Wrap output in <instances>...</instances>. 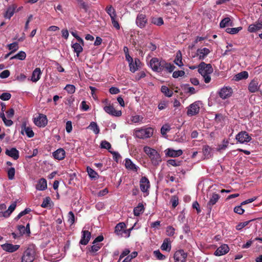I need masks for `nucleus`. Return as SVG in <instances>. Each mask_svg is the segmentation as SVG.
Instances as JSON below:
<instances>
[{
  "instance_id": "nucleus-1",
  "label": "nucleus",
  "mask_w": 262,
  "mask_h": 262,
  "mask_svg": "<svg viewBox=\"0 0 262 262\" xmlns=\"http://www.w3.org/2000/svg\"><path fill=\"white\" fill-rule=\"evenodd\" d=\"M189 68L191 70L198 68L199 73L203 76L204 82L208 83L211 81L210 75L213 72V70L210 64H207L204 62H201L198 66H191Z\"/></svg>"
},
{
  "instance_id": "nucleus-2",
  "label": "nucleus",
  "mask_w": 262,
  "mask_h": 262,
  "mask_svg": "<svg viewBox=\"0 0 262 262\" xmlns=\"http://www.w3.org/2000/svg\"><path fill=\"white\" fill-rule=\"evenodd\" d=\"M143 150L145 154L148 155L151 160V163L154 165L157 166L160 164L162 161V159L160 154L157 150L148 146H145Z\"/></svg>"
},
{
  "instance_id": "nucleus-3",
  "label": "nucleus",
  "mask_w": 262,
  "mask_h": 262,
  "mask_svg": "<svg viewBox=\"0 0 262 262\" xmlns=\"http://www.w3.org/2000/svg\"><path fill=\"white\" fill-rule=\"evenodd\" d=\"M35 249L33 245H30L24 252L21 262H33L35 258Z\"/></svg>"
},
{
  "instance_id": "nucleus-4",
  "label": "nucleus",
  "mask_w": 262,
  "mask_h": 262,
  "mask_svg": "<svg viewBox=\"0 0 262 262\" xmlns=\"http://www.w3.org/2000/svg\"><path fill=\"white\" fill-rule=\"evenodd\" d=\"M133 229L132 227L126 229V225L124 223L121 222L116 225V234L121 237H128L130 236V231Z\"/></svg>"
},
{
  "instance_id": "nucleus-5",
  "label": "nucleus",
  "mask_w": 262,
  "mask_h": 262,
  "mask_svg": "<svg viewBox=\"0 0 262 262\" xmlns=\"http://www.w3.org/2000/svg\"><path fill=\"white\" fill-rule=\"evenodd\" d=\"M154 129L151 127L141 128L135 130V135L140 139L148 138L152 136Z\"/></svg>"
},
{
  "instance_id": "nucleus-6",
  "label": "nucleus",
  "mask_w": 262,
  "mask_h": 262,
  "mask_svg": "<svg viewBox=\"0 0 262 262\" xmlns=\"http://www.w3.org/2000/svg\"><path fill=\"white\" fill-rule=\"evenodd\" d=\"M101 102L103 104V110L107 114L115 116V107L114 103L108 98L103 99Z\"/></svg>"
},
{
  "instance_id": "nucleus-7",
  "label": "nucleus",
  "mask_w": 262,
  "mask_h": 262,
  "mask_svg": "<svg viewBox=\"0 0 262 262\" xmlns=\"http://www.w3.org/2000/svg\"><path fill=\"white\" fill-rule=\"evenodd\" d=\"M235 139L241 144H246L252 140V138L247 132L241 131L236 135Z\"/></svg>"
},
{
  "instance_id": "nucleus-8",
  "label": "nucleus",
  "mask_w": 262,
  "mask_h": 262,
  "mask_svg": "<svg viewBox=\"0 0 262 262\" xmlns=\"http://www.w3.org/2000/svg\"><path fill=\"white\" fill-rule=\"evenodd\" d=\"M33 122L38 127H43L48 124V119L46 115L42 114H39L37 117L34 118Z\"/></svg>"
},
{
  "instance_id": "nucleus-9",
  "label": "nucleus",
  "mask_w": 262,
  "mask_h": 262,
  "mask_svg": "<svg viewBox=\"0 0 262 262\" xmlns=\"http://www.w3.org/2000/svg\"><path fill=\"white\" fill-rule=\"evenodd\" d=\"M163 61L162 60H159L157 58H152L150 61V67L154 71L162 72Z\"/></svg>"
},
{
  "instance_id": "nucleus-10",
  "label": "nucleus",
  "mask_w": 262,
  "mask_h": 262,
  "mask_svg": "<svg viewBox=\"0 0 262 262\" xmlns=\"http://www.w3.org/2000/svg\"><path fill=\"white\" fill-rule=\"evenodd\" d=\"M200 101H195L192 103L188 107L187 114L188 116H194L198 114L200 110V105L201 104Z\"/></svg>"
},
{
  "instance_id": "nucleus-11",
  "label": "nucleus",
  "mask_w": 262,
  "mask_h": 262,
  "mask_svg": "<svg viewBox=\"0 0 262 262\" xmlns=\"http://www.w3.org/2000/svg\"><path fill=\"white\" fill-rule=\"evenodd\" d=\"M187 256V253L183 250L177 251L173 255L174 262H185Z\"/></svg>"
},
{
  "instance_id": "nucleus-12",
  "label": "nucleus",
  "mask_w": 262,
  "mask_h": 262,
  "mask_svg": "<svg viewBox=\"0 0 262 262\" xmlns=\"http://www.w3.org/2000/svg\"><path fill=\"white\" fill-rule=\"evenodd\" d=\"M232 89L230 87L225 86L219 91L218 94L222 99H226L230 97L232 95Z\"/></svg>"
},
{
  "instance_id": "nucleus-13",
  "label": "nucleus",
  "mask_w": 262,
  "mask_h": 262,
  "mask_svg": "<svg viewBox=\"0 0 262 262\" xmlns=\"http://www.w3.org/2000/svg\"><path fill=\"white\" fill-rule=\"evenodd\" d=\"M124 161V166L127 170L137 172L138 170L139 169V167L134 164L130 159L126 158L125 159Z\"/></svg>"
},
{
  "instance_id": "nucleus-14",
  "label": "nucleus",
  "mask_w": 262,
  "mask_h": 262,
  "mask_svg": "<svg viewBox=\"0 0 262 262\" xmlns=\"http://www.w3.org/2000/svg\"><path fill=\"white\" fill-rule=\"evenodd\" d=\"M1 247L3 250L9 253H12L17 251L19 248L20 246L18 245L6 243L2 245Z\"/></svg>"
},
{
  "instance_id": "nucleus-15",
  "label": "nucleus",
  "mask_w": 262,
  "mask_h": 262,
  "mask_svg": "<svg viewBox=\"0 0 262 262\" xmlns=\"http://www.w3.org/2000/svg\"><path fill=\"white\" fill-rule=\"evenodd\" d=\"M164 152L166 156L173 158L178 157L183 154V151L181 149L174 150L170 148L166 149Z\"/></svg>"
},
{
  "instance_id": "nucleus-16",
  "label": "nucleus",
  "mask_w": 262,
  "mask_h": 262,
  "mask_svg": "<svg viewBox=\"0 0 262 262\" xmlns=\"http://www.w3.org/2000/svg\"><path fill=\"white\" fill-rule=\"evenodd\" d=\"M149 186L150 185L148 179L145 177H142L140 181V187L141 190L143 192H147Z\"/></svg>"
},
{
  "instance_id": "nucleus-17",
  "label": "nucleus",
  "mask_w": 262,
  "mask_h": 262,
  "mask_svg": "<svg viewBox=\"0 0 262 262\" xmlns=\"http://www.w3.org/2000/svg\"><path fill=\"white\" fill-rule=\"evenodd\" d=\"M136 24L140 28H144L147 23V19H146V16L143 14H139L138 15L136 21Z\"/></svg>"
},
{
  "instance_id": "nucleus-18",
  "label": "nucleus",
  "mask_w": 262,
  "mask_h": 262,
  "mask_svg": "<svg viewBox=\"0 0 262 262\" xmlns=\"http://www.w3.org/2000/svg\"><path fill=\"white\" fill-rule=\"evenodd\" d=\"M229 251L228 246L227 244H223L214 252V255L217 256H222L227 253Z\"/></svg>"
},
{
  "instance_id": "nucleus-19",
  "label": "nucleus",
  "mask_w": 262,
  "mask_h": 262,
  "mask_svg": "<svg viewBox=\"0 0 262 262\" xmlns=\"http://www.w3.org/2000/svg\"><path fill=\"white\" fill-rule=\"evenodd\" d=\"M91 237V233L88 230H83L82 231L81 238L79 243L83 245H86Z\"/></svg>"
},
{
  "instance_id": "nucleus-20",
  "label": "nucleus",
  "mask_w": 262,
  "mask_h": 262,
  "mask_svg": "<svg viewBox=\"0 0 262 262\" xmlns=\"http://www.w3.org/2000/svg\"><path fill=\"white\" fill-rule=\"evenodd\" d=\"M5 154L15 160H17L19 157V151L14 147L11 148L10 149H7Z\"/></svg>"
},
{
  "instance_id": "nucleus-21",
  "label": "nucleus",
  "mask_w": 262,
  "mask_h": 262,
  "mask_svg": "<svg viewBox=\"0 0 262 262\" xmlns=\"http://www.w3.org/2000/svg\"><path fill=\"white\" fill-rule=\"evenodd\" d=\"M21 133L24 135V131L25 132L26 134L29 138H32L34 137V133L32 130V128L27 126V123L26 122H23L21 126Z\"/></svg>"
},
{
  "instance_id": "nucleus-22",
  "label": "nucleus",
  "mask_w": 262,
  "mask_h": 262,
  "mask_svg": "<svg viewBox=\"0 0 262 262\" xmlns=\"http://www.w3.org/2000/svg\"><path fill=\"white\" fill-rule=\"evenodd\" d=\"M261 29H262V21L260 22L256 21L255 23L249 25L248 31L249 32L253 33Z\"/></svg>"
},
{
  "instance_id": "nucleus-23",
  "label": "nucleus",
  "mask_w": 262,
  "mask_h": 262,
  "mask_svg": "<svg viewBox=\"0 0 262 262\" xmlns=\"http://www.w3.org/2000/svg\"><path fill=\"white\" fill-rule=\"evenodd\" d=\"M141 62L139 59L136 58L134 59V61L132 63H130L129 70L135 73L139 68H141Z\"/></svg>"
},
{
  "instance_id": "nucleus-24",
  "label": "nucleus",
  "mask_w": 262,
  "mask_h": 262,
  "mask_svg": "<svg viewBox=\"0 0 262 262\" xmlns=\"http://www.w3.org/2000/svg\"><path fill=\"white\" fill-rule=\"evenodd\" d=\"M66 152L63 148H59L53 153V156L55 159L62 160L65 158Z\"/></svg>"
},
{
  "instance_id": "nucleus-25",
  "label": "nucleus",
  "mask_w": 262,
  "mask_h": 262,
  "mask_svg": "<svg viewBox=\"0 0 262 262\" xmlns=\"http://www.w3.org/2000/svg\"><path fill=\"white\" fill-rule=\"evenodd\" d=\"M220 196V195L215 193H212L211 196L210 198V200L207 203V207L211 210L212 206L215 204V203L218 201Z\"/></svg>"
},
{
  "instance_id": "nucleus-26",
  "label": "nucleus",
  "mask_w": 262,
  "mask_h": 262,
  "mask_svg": "<svg viewBox=\"0 0 262 262\" xmlns=\"http://www.w3.org/2000/svg\"><path fill=\"white\" fill-rule=\"evenodd\" d=\"M259 89L258 82L255 79L252 80L249 84L248 90L251 93H255L258 91Z\"/></svg>"
},
{
  "instance_id": "nucleus-27",
  "label": "nucleus",
  "mask_w": 262,
  "mask_h": 262,
  "mask_svg": "<svg viewBox=\"0 0 262 262\" xmlns=\"http://www.w3.org/2000/svg\"><path fill=\"white\" fill-rule=\"evenodd\" d=\"M41 73V70L39 68H36L32 72L31 80L34 82L38 81L40 78Z\"/></svg>"
},
{
  "instance_id": "nucleus-28",
  "label": "nucleus",
  "mask_w": 262,
  "mask_h": 262,
  "mask_svg": "<svg viewBox=\"0 0 262 262\" xmlns=\"http://www.w3.org/2000/svg\"><path fill=\"white\" fill-rule=\"evenodd\" d=\"M47 188V182L44 178H41L39 180L36 185V189L38 190H45Z\"/></svg>"
},
{
  "instance_id": "nucleus-29",
  "label": "nucleus",
  "mask_w": 262,
  "mask_h": 262,
  "mask_svg": "<svg viewBox=\"0 0 262 262\" xmlns=\"http://www.w3.org/2000/svg\"><path fill=\"white\" fill-rule=\"evenodd\" d=\"M209 53V50L206 48H204L202 49H198L196 54L197 56H199V59L202 60L204 59Z\"/></svg>"
},
{
  "instance_id": "nucleus-30",
  "label": "nucleus",
  "mask_w": 262,
  "mask_h": 262,
  "mask_svg": "<svg viewBox=\"0 0 262 262\" xmlns=\"http://www.w3.org/2000/svg\"><path fill=\"white\" fill-rule=\"evenodd\" d=\"M16 8V6L12 5L9 6L5 14V17L6 18L10 19V18L13 15L15 10Z\"/></svg>"
},
{
  "instance_id": "nucleus-31",
  "label": "nucleus",
  "mask_w": 262,
  "mask_h": 262,
  "mask_svg": "<svg viewBox=\"0 0 262 262\" xmlns=\"http://www.w3.org/2000/svg\"><path fill=\"white\" fill-rule=\"evenodd\" d=\"M106 12L110 15L112 23L113 26L115 27V9L112 6H107L105 9Z\"/></svg>"
},
{
  "instance_id": "nucleus-32",
  "label": "nucleus",
  "mask_w": 262,
  "mask_h": 262,
  "mask_svg": "<svg viewBox=\"0 0 262 262\" xmlns=\"http://www.w3.org/2000/svg\"><path fill=\"white\" fill-rule=\"evenodd\" d=\"M100 146L102 148L108 149L109 152L112 154L113 158L115 159V151L110 150L111 149V145L108 142L105 140L102 141L101 142Z\"/></svg>"
},
{
  "instance_id": "nucleus-33",
  "label": "nucleus",
  "mask_w": 262,
  "mask_h": 262,
  "mask_svg": "<svg viewBox=\"0 0 262 262\" xmlns=\"http://www.w3.org/2000/svg\"><path fill=\"white\" fill-rule=\"evenodd\" d=\"M161 249L162 250L169 252L171 250V244L169 238H165L163 244L161 246Z\"/></svg>"
},
{
  "instance_id": "nucleus-34",
  "label": "nucleus",
  "mask_w": 262,
  "mask_h": 262,
  "mask_svg": "<svg viewBox=\"0 0 262 262\" xmlns=\"http://www.w3.org/2000/svg\"><path fill=\"white\" fill-rule=\"evenodd\" d=\"M82 45L75 42L73 43L72 45V48L74 49V51L76 53L77 56L78 57L80 53H81L83 51Z\"/></svg>"
},
{
  "instance_id": "nucleus-35",
  "label": "nucleus",
  "mask_w": 262,
  "mask_h": 262,
  "mask_svg": "<svg viewBox=\"0 0 262 262\" xmlns=\"http://www.w3.org/2000/svg\"><path fill=\"white\" fill-rule=\"evenodd\" d=\"M162 65V71L166 70L169 73L172 72L175 68V66L174 65L171 64L170 63H167L165 60L163 61Z\"/></svg>"
},
{
  "instance_id": "nucleus-36",
  "label": "nucleus",
  "mask_w": 262,
  "mask_h": 262,
  "mask_svg": "<svg viewBox=\"0 0 262 262\" xmlns=\"http://www.w3.org/2000/svg\"><path fill=\"white\" fill-rule=\"evenodd\" d=\"M248 77V73L247 71H243L236 74L234 76V79L238 81L242 79H247Z\"/></svg>"
},
{
  "instance_id": "nucleus-37",
  "label": "nucleus",
  "mask_w": 262,
  "mask_h": 262,
  "mask_svg": "<svg viewBox=\"0 0 262 262\" xmlns=\"http://www.w3.org/2000/svg\"><path fill=\"white\" fill-rule=\"evenodd\" d=\"M6 209L7 206L5 204H2L0 205V216L4 217H9V213Z\"/></svg>"
},
{
  "instance_id": "nucleus-38",
  "label": "nucleus",
  "mask_w": 262,
  "mask_h": 262,
  "mask_svg": "<svg viewBox=\"0 0 262 262\" xmlns=\"http://www.w3.org/2000/svg\"><path fill=\"white\" fill-rule=\"evenodd\" d=\"M144 206L142 204H139L134 209V213L135 216H139L144 211Z\"/></svg>"
},
{
  "instance_id": "nucleus-39",
  "label": "nucleus",
  "mask_w": 262,
  "mask_h": 262,
  "mask_svg": "<svg viewBox=\"0 0 262 262\" xmlns=\"http://www.w3.org/2000/svg\"><path fill=\"white\" fill-rule=\"evenodd\" d=\"M26 57V54L24 51H19L17 54L13 56H12L10 58V60L14 59H17L20 60H23L25 59Z\"/></svg>"
},
{
  "instance_id": "nucleus-40",
  "label": "nucleus",
  "mask_w": 262,
  "mask_h": 262,
  "mask_svg": "<svg viewBox=\"0 0 262 262\" xmlns=\"http://www.w3.org/2000/svg\"><path fill=\"white\" fill-rule=\"evenodd\" d=\"M221 28H225L226 26H232V22L231 21L230 18L229 17H226L222 20L220 24Z\"/></svg>"
},
{
  "instance_id": "nucleus-41",
  "label": "nucleus",
  "mask_w": 262,
  "mask_h": 262,
  "mask_svg": "<svg viewBox=\"0 0 262 262\" xmlns=\"http://www.w3.org/2000/svg\"><path fill=\"white\" fill-rule=\"evenodd\" d=\"M88 128L93 130L95 134L99 133L100 129L97 123L95 122H92L89 125Z\"/></svg>"
},
{
  "instance_id": "nucleus-42",
  "label": "nucleus",
  "mask_w": 262,
  "mask_h": 262,
  "mask_svg": "<svg viewBox=\"0 0 262 262\" xmlns=\"http://www.w3.org/2000/svg\"><path fill=\"white\" fill-rule=\"evenodd\" d=\"M7 47L12 53L16 52L19 48L18 43L17 42H14L7 45Z\"/></svg>"
},
{
  "instance_id": "nucleus-43",
  "label": "nucleus",
  "mask_w": 262,
  "mask_h": 262,
  "mask_svg": "<svg viewBox=\"0 0 262 262\" xmlns=\"http://www.w3.org/2000/svg\"><path fill=\"white\" fill-rule=\"evenodd\" d=\"M203 153L206 158L211 157V148L208 145H204L203 147Z\"/></svg>"
},
{
  "instance_id": "nucleus-44",
  "label": "nucleus",
  "mask_w": 262,
  "mask_h": 262,
  "mask_svg": "<svg viewBox=\"0 0 262 262\" xmlns=\"http://www.w3.org/2000/svg\"><path fill=\"white\" fill-rule=\"evenodd\" d=\"M174 62L180 67L183 65V63L182 61V55L180 51H179L177 53L176 58L174 60Z\"/></svg>"
},
{
  "instance_id": "nucleus-45",
  "label": "nucleus",
  "mask_w": 262,
  "mask_h": 262,
  "mask_svg": "<svg viewBox=\"0 0 262 262\" xmlns=\"http://www.w3.org/2000/svg\"><path fill=\"white\" fill-rule=\"evenodd\" d=\"M161 92L167 97H171L173 95L172 91H170L166 86H162L161 87Z\"/></svg>"
},
{
  "instance_id": "nucleus-46",
  "label": "nucleus",
  "mask_w": 262,
  "mask_h": 262,
  "mask_svg": "<svg viewBox=\"0 0 262 262\" xmlns=\"http://www.w3.org/2000/svg\"><path fill=\"white\" fill-rule=\"evenodd\" d=\"M242 29V27H239L237 28H227L226 29V32L231 34H235Z\"/></svg>"
},
{
  "instance_id": "nucleus-47",
  "label": "nucleus",
  "mask_w": 262,
  "mask_h": 262,
  "mask_svg": "<svg viewBox=\"0 0 262 262\" xmlns=\"http://www.w3.org/2000/svg\"><path fill=\"white\" fill-rule=\"evenodd\" d=\"M151 21L154 25L158 26H160L164 24V21L162 17H152Z\"/></svg>"
},
{
  "instance_id": "nucleus-48",
  "label": "nucleus",
  "mask_w": 262,
  "mask_h": 262,
  "mask_svg": "<svg viewBox=\"0 0 262 262\" xmlns=\"http://www.w3.org/2000/svg\"><path fill=\"white\" fill-rule=\"evenodd\" d=\"M87 172L88 173L89 177L91 178L95 179L96 178H97V173L91 167H87Z\"/></svg>"
},
{
  "instance_id": "nucleus-49",
  "label": "nucleus",
  "mask_w": 262,
  "mask_h": 262,
  "mask_svg": "<svg viewBox=\"0 0 262 262\" xmlns=\"http://www.w3.org/2000/svg\"><path fill=\"white\" fill-rule=\"evenodd\" d=\"M171 128L169 124H165L162 126L161 128V133L163 136L166 135L168 132L170 130Z\"/></svg>"
},
{
  "instance_id": "nucleus-50",
  "label": "nucleus",
  "mask_w": 262,
  "mask_h": 262,
  "mask_svg": "<svg viewBox=\"0 0 262 262\" xmlns=\"http://www.w3.org/2000/svg\"><path fill=\"white\" fill-rule=\"evenodd\" d=\"M69 94H72L75 92V87L73 84H67L64 89Z\"/></svg>"
},
{
  "instance_id": "nucleus-51",
  "label": "nucleus",
  "mask_w": 262,
  "mask_h": 262,
  "mask_svg": "<svg viewBox=\"0 0 262 262\" xmlns=\"http://www.w3.org/2000/svg\"><path fill=\"white\" fill-rule=\"evenodd\" d=\"M93 245L92 246L89 250L91 252H97L101 247V244H93Z\"/></svg>"
},
{
  "instance_id": "nucleus-52",
  "label": "nucleus",
  "mask_w": 262,
  "mask_h": 262,
  "mask_svg": "<svg viewBox=\"0 0 262 262\" xmlns=\"http://www.w3.org/2000/svg\"><path fill=\"white\" fill-rule=\"evenodd\" d=\"M167 163L168 165H171L173 166H179L181 165V161L174 159H170L167 161Z\"/></svg>"
},
{
  "instance_id": "nucleus-53",
  "label": "nucleus",
  "mask_w": 262,
  "mask_h": 262,
  "mask_svg": "<svg viewBox=\"0 0 262 262\" xmlns=\"http://www.w3.org/2000/svg\"><path fill=\"white\" fill-rule=\"evenodd\" d=\"M8 177L9 180H13L14 178L15 170L13 167H11L8 170Z\"/></svg>"
},
{
  "instance_id": "nucleus-54",
  "label": "nucleus",
  "mask_w": 262,
  "mask_h": 262,
  "mask_svg": "<svg viewBox=\"0 0 262 262\" xmlns=\"http://www.w3.org/2000/svg\"><path fill=\"white\" fill-rule=\"evenodd\" d=\"M154 254L159 260H163L166 258L165 256L162 254L159 250L154 251Z\"/></svg>"
},
{
  "instance_id": "nucleus-55",
  "label": "nucleus",
  "mask_w": 262,
  "mask_h": 262,
  "mask_svg": "<svg viewBox=\"0 0 262 262\" xmlns=\"http://www.w3.org/2000/svg\"><path fill=\"white\" fill-rule=\"evenodd\" d=\"M11 97V95L9 93H4L0 95V99L4 101L9 100Z\"/></svg>"
},
{
  "instance_id": "nucleus-56",
  "label": "nucleus",
  "mask_w": 262,
  "mask_h": 262,
  "mask_svg": "<svg viewBox=\"0 0 262 262\" xmlns=\"http://www.w3.org/2000/svg\"><path fill=\"white\" fill-rule=\"evenodd\" d=\"M68 221L72 225L75 222V215L72 211H70L68 213Z\"/></svg>"
},
{
  "instance_id": "nucleus-57",
  "label": "nucleus",
  "mask_w": 262,
  "mask_h": 262,
  "mask_svg": "<svg viewBox=\"0 0 262 262\" xmlns=\"http://www.w3.org/2000/svg\"><path fill=\"white\" fill-rule=\"evenodd\" d=\"M251 221H248L240 223L236 226V229L237 230H240L246 226H247Z\"/></svg>"
},
{
  "instance_id": "nucleus-58",
  "label": "nucleus",
  "mask_w": 262,
  "mask_h": 262,
  "mask_svg": "<svg viewBox=\"0 0 262 262\" xmlns=\"http://www.w3.org/2000/svg\"><path fill=\"white\" fill-rule=\"evenodd\" d=\"M174 229L172 226H168L166 228V234L168 236H171L174 234Z\"/></svg>"
},
{
  "instance_id": "nucleus-59",
  "label": "nucleus",
  "mask_w": 262,
  "mask_h": 262,
  "mask_svg": "<svg viewBox=\"0 0 262 262\" xmlns=\"http://www.w3.org/2000/svg\"><path fill=\"white\" fill-rule=\"evenodd\" d=\"M185 74V72L184 71H174L172 74V77L174 78H178L179 77H182L184 76Z\"/></svg>"
},
{
  "instance_id": "nucleus-60",
  "label": "nucleus",
  "mask_w": 262,
  "mask_h": 262,
  "mask_svg": "<svg viewBox=\"0 0 262 262\" xmlns=\"http://www.w3.org/2000/svg\"><path fill=\"white\" fill-rule=\"evenodd\" d=\"M184 86V90L190 94H194L196 93L195 90L193 87H189L188 84H185Z\"/></svg>"
},
{
  "instance_id": "nucleus-61",
  "label": "nucleus",
  "mask_w": 262,
  "mask_h": 262,
  "mask_svg": "<svg viewBox=\"0 0 262 262\" xmlns=\"http://www.w3.org/2000/svg\"><path fill=\"white\" fill-rule=\"evenodd\" d=\"M146 74L144 71H141L138 73L135 76V79L136 81L140 80L141 78L145 77Z\"/></svg>"
},
{
  "instance_id": "nucleus-62",
  "label": "nucleus",
  "mask_w": 262,
  "mask_h": 262,
  "mask_svg": "<svg viewBox=\"0 0 262 262\" xmlns=\"http://www.w3.org/2000/svg\"><path fill=\"white\" fill-rule=\"evenodd\" d=\"M51 201V199L50 197H46L43 201L41 207L42 208H47L48 207L49 204H50Z\"/></svg>"
},
{
  "instance_id": "nucleus-63",
  "label": "nucleus",
  "mask_w": 262,
  "mask_h": 262,
  "mask_svg": "<svg viewBox=\"0 0 262 262\" xmlns=\"http://www.w3.org/2000/svg\"><path fill=\"white\" fill-rule=\"evenodd\" d=\"M16 206V203L15 202H13L10 205L8 209H7V211L9 213V216L12 213V212L15 210Z\"/></svg>"
},
{
  "instance_id": "nucleus-64",
  "label": "nucleus",
  "mask_w": 262,
  "mask_h": 262,
  "mask_svg": "<svg viewBox=\"0 0 262 262\" xmlns=\"http://www.w3.org/2000/svg\"><path fill=\"white\" fill-rule=\"evenodd\" d=\"M10 73L9 70H5L0 73V77L2 79L6 78L10 76Z\"/></svg>"
}]
</instances>
